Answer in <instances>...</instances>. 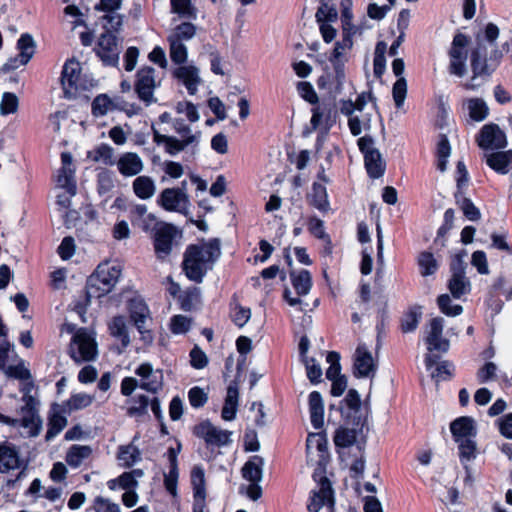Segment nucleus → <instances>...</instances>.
Instances as JSON below:
<instances>
[{
	"instance_id": "obj_55",
	"label": "nucleus",
	"mask_w": 512,
	"mask_h": 512,
	"mask_svg": "<svg viewBox=\"0 0 512 512\" xmlns=\"http://www.w3.org/2000/svg\"><path fill=\"white\" fill-rule=\"evenodd\" d=\"M437 305L440 311L446 316L455 317L463 312V307L459 304L452 305L448 294H441L437 297Z\"/></svg>"
},
{
	"instance_id": "obj_47",
	"label": "nucleus",
	"mask_w": 512,
	"mask_h": 512,
	"mask_svg": "<svg viewBox=\"0 0 512 512\" xmlns=\"http://www.w3.org/2000/svg\"><path fill=\"white\" fill-rule=\"evenodd\" d=\"M112 99L107 94L97 95L91 104V112L95 117H101L107 114L108 110L117 109Z\"/></svg>"
},
{
	"instance_id": "obj_9",
	"label": "nucleus",
	"mask_w": 512,
	"mask_h": 512,
	"mask_svg": "<svg viewBox=\"0 0 512 512\" xmlns=\"http://www.w3.org/2000/svg\"><path fill=\"white\" fill-rule=\"evenodd\" d=\"M345 422L352 428L339 427L333 437L337 448H348L355 444L358 434L367 425V417L363 415H346Z\"/></svg>"
},
{
	"instance_id": "obj_46",
	"label": "nucleus",
	"mask_w": 512,
	"mask_h": 512,
	"mask_svg": "<svg viewBox=\"0 0 512 512\" xmlns=\"http://www.w3.org/2000/svg\"><path fill=\"white\" fill-rule=\"evenodd\" d=\"M117 458L124 462V467L130 468L141 460V453L137 446L132 444L121 445L118 448Z\"/></svg>"
},
{
	"instance_id": "obj_23",
	"label": "nucleus",
	"mask_w": 512,
	"mask_h": 512,
	"mask_svg": "<svg viewBox=\"0 0 512 512\" xmlns=\"http://www.w3.org/2000/svg\"><path fill=\"white\" fill-rule=\"evenodd\" d=\"M239 389L238 380H233L227 387V394L221 411V417L225 421L235 419L238 409Z\"/></svg>"
},
{
	"instance_id": "obj_50",
	"label": "nucleus",
	"mask_w": 512,
	"mask_h": 512,
	"mask_svg": "<svg viewBox=\"0 0 512 512\" xmlns=\"http://www.w3.org/2000/svg\"><path fill=\"white\" fill-rule=\"evenodd\" d=\"M386 49H387V45L384 41L377 42L376 47H375L374 59H373V69H374V75L376 78H381L385 72Z\"/></svg>"
},
{
	"instance_id": "obj_42",
	"label": "nucleus",
	"mask_w": 512,
	"mask_h": 512,
	"mask_svg": "<svg viewBox=\"0 0 512 512\" xmlns=\"http://www.w3.org/2000/svg\"><path fill=\"white\" fill-rule=\"evenodd\" d=\"M469 117L475 122L484 121L489 115V107L482 98H470L467 101Z\"/></svg>"
},
{
	"instance_id": "obj_58",
	"label": "nucleus",
	"mask_w": 512,
	"mask_h": 512,
	"mask_svg": "<svg viewBox=\"0 0 512 512\" xmlns=\"http://www.w3.org/2000/svg\"><path fill=\"white\" fill-rule=\"evenodd\" d=\"M19 99L15 93L4 92L0 103L1 115H10L17 112Z\"/></svg>"
},
{
	"instance_id": "obj_33",
	"label": "nucleus",
	"mask_w": 512,
	"mask_h": 512,
	"mask_svg": "<svg viewBox=\"0 0 512 512\" xmlns=\"http://www.w3.org/2000/svg\"><path fill=\"white\" fill-rule=\"evenodd\" d=\"M290 279L298 296H305L310 292L313 283L311 273L308 270L291 271Z\"/></svg>"
},
{
	"instance_id": "obj_53",
	"label": "nucleus",
	"mask_w": 512,
	"mask_h": 512,
	"mask_svg": "<svg viewBox=\"0 0 512 512\" xmlns=\"http://www.w3.org/2000/svg\"><path fill=\"white\" fill-rule=\"evenodd\" d=\"M74 174L75 170L60 169L57 176L58 185L64 188L70 196H74L77 193V185Z\"/></svg>"
},
{
	"instance_id": "obj_24",
	"label": "nucleus",
	"mask_w": 512,
	"mask_h": 512,
	"mask_svg": "<svg viewBox=\"0 0 512 512\" xmlns=\"http://www.w3.org/2000/svg\"><path fill=\"white\" fill-rule=\"evenodd\" d=\"M311 425L319 430L324 425V402L319 391H312L308 396Z\"/></svg>"
},
{
	"instance_id": "obj_40",
	"label": "nucleus",
	"mask_w": 512,
	"mask_h": 512,
	"mask_svg": "<svg viewBox=\"0 0 512 512\" xmlns=\"http://www.w3.org/2000/svg\"><path fill=\"white\" fill-rule=\"evenodd\" d=\"M171 12L179 15L181 18L196 20L198 15L197 8L192 0H170Z\"/></svg>"
},
{
	"instance_id": "obj_48",
	"label": "nucleus",
	"mask_w": 512,
	"mask_h": 512,
	"mask_svg": "<svg viewBox=\"0 0 512 512\" xmlns=\"http://www.w3.org/2000/svg\"><path fill=\"white\" fill-rule=\"evenodd\" d=\"M191 485L193 489V495L200 497L201 495H207L206 492V480L205 471L200 465H195L190 474Z\"/></svg>"
},
{
	"instance_id": "obj_44",
	"label": "nucleus",
	"mask_w": 512,
	"mask_h": 512,
	"mask_svg": "<svg viewBox=\"0 0 512 512\" xmlns=\"http://www.w3.org/2000/svg\"><path fill=\"white\" fill-rule=\"evenodd\" d=\"M109 330L112 336L120 339L123 348L130 344V336L123 316H114L109 325Z\"/></svg>"
},
{
	"instance_id": "obj_7",
	"label": "nucleus",
	"mask_w": 512,
	"mask_h": 512,
	"mask_svg": "<svg viewBox=\"0 0 512 512\" xmlns=\"http://www.w3.org/2000/svg\"><path fill=\"white\" fill-rule=\"evenodd\" d=\"M470 37L462 32H457L452 39L450 48L448 49L449 65L448 72L450 75L462 78L467 73L468 46Z\"/></svg>"
},
{
	"instance_id": "obj_12",
	"label": "nucleus",
	"mask_w": 512,
	"mask_h": 512,
	"mask_svg": "<svg viewBox=\"0 0 512 512\" xmlns=\"http://www.w3.org/2000/svg\"><path fill=\"white\" fill-rule=\"evenodd\" d=\"M157 203L168 212H178L184 216H189L187 206L189 197L184 188H165L158 196Z\"/></svg>"
},
{
	"instance_id": "obj_26",
	"label": "nucleus",
	"mask_w": 512,
	"mask_h": 512,
	"mask_svg": "<svg viewBox=\"0 0 512 512\" xmlns=\"http://www.w3.org/2000/svg\"><path fill=\"white\" fill-rule=\"evenodd\" d=\"M263 466V457L251 456L241 468L242 478L249 482H260L263 478Z\"/></svg>"
},
{
	"instance_id": "obj_3",
	"label": "nucleus",
	"mask_w": 512,
	"mask_h": 512,
	"mask_svg": "<svg viewBox=\"0 0 512 512\" xmlns=\"http://www.w3.org/2000/svg\"><path fill=\"white\" fill-rule=\"evenodd\" d=\"M503 57L502 52L495 48L487 57L486 48L478 45L470 52L471 81L463 84L465 90H475L477 85L473 81L477 78L488 79L496 71Z\"/></svg>"
},
{
	"instance_id": "obj_13",
	"label": "nucleus",
	"mask_w": 512,
	"mask_h": 512,
	"mask_svg": "<svg viewBox=\"0 0 512 512\" xmlns=\"http://www.w3.org/2000/svg\"><path fill=\"white\" fill-rule=\"evenodd\" d=\"M476 142L483 150H501L508 144L505 132L495 123L482 126L476 135Z\"/></svg>"
},
{
	"instance_id": "obj_56",
	"label": "nucleus",
	"mask_w": 512,
	"mask_h": 512,
	"mask_svg": "<svg viewBox=\"0 0 512 512\" xmlns=\"http://www.w3.org/2000/svg\"><path fill=\"white\" fill-rule=\"evenodd\" d=\"M329 61L333 65L334 75H332V82L335 86V91L339 92L345 82V64L340 58L333 59L332 55L329 56Z\"/></svg>"
},
{
	"instance_id": "obj_30",
	"label": "nucleus",
	"mask_w": 512,
	"mask_h": 512,
	"mask_svg": "<svg viewBox=\"0 0 512 512\" xmlns=\"http://www.w3.org/2000/svg\"><path fill=\"white\" fill-rule=\"evenodd\" d=\"M338 411L344 418L346 415H362L361 398L356 389L348 390L344 399L339 402Z\"/></svg>"
},
{
	"instance_id": "obj_52",
	"label": "nucleus",
	"mask_w": 512,
	"mask_h": 512,
	"mask_svg": "<svg viewBox=\"0 0 512 512\" xmlns=\"http://www.w3.org/2000/svg\"><path fill=\"white\" fill-rule=\"evenodd\" d=\"M196 34V26L191 22H182L177 25L173 33L168 36V39H173L179 42L192 39Z\"/></svg>"
},
{
	"instance_id": "obj_36",
	"label": "nucleus",
	"mask_w": 512,
	"mask_h": 512,
	"mask_svg": "<svg viewBox=\"0 0 512 512\" xmlns=\"http://www.w3.org/2000/svg\"><path fill=\"white\" fill-rule=\"evenodd\" d=\"M91 454L92 449L88 445H72L66 453L65 460L70 467L77 468Z\"/></svg>"
},
{
	"instance_id": "obj_11",
	"label": "nucleus",
	"mask_w": 512,
	"mask_h": 512,
	"mask_svg": "<svg viewBox=\"0 0 512 512\" xmlns=\"http://www.w3.org/2000/svg\"><path fill=\"white\" fill-rule=\"evenodd\" d=\"M155 88V69L151 66L140 68L135 75L134 90L137 97L143 101L146 106L157 101L154 97Z\"/></svg>"
},
{
	"instance_id": "obj_31",
	"label": "nucleus",
	"mask_w": 512,
	"mask_h": 512,
	"mask_svg": "<svg viewBox=\"0 0 512 512\" xmlns=\"http://www.w3.org/2000/svg\"><path fill=\"white\" fill-rule=\"evenodd\" d=\"M512 150L493 152L486 158V164L496 173L505 175L509 172Z\"/></svg>"
},
{
	"instance_id": "obj_43",
	"label": "nucleus",
	"mask_w": 512,
	"mask_h": 512,
	"mask_svg": "<svg viewBox=\"0 0 512 512\" xmlns=\"http://www.w3.org/2000/svg\"><path fill=\"white\" fill-rule=\"evenodd\" d=\"M133 191L140 199H149L155 192L154 181L148 176H139L133 181Z\"/></svg>"
},
{
	"instance_id": "obj_20",
	"label": "nucleus",
	"mask_w": 512,
	"mask_h": 512,
	"mask_svg": "<svg viewBox=\"0 0 512 512\" xmlns=\"http://www.w3.org/2000/svg\"><path fill=\"white\" fill-rule=\"evenodd\" d=\"M444 320L435 317L430 320V331L426 337L429 351L446 352L449 349V341L442 338Z\"/></svg>"
},
{
	"instance_id": "obj_51",
	"label": "nucleus",
	"mask_w": 512,
	"mask_h": 512,
	"mask_svg": "<svg viewBox=\"0 0 512 512\" xmlns=\"http://www.w3.org/2000/svg\"><path fill=\"white\" fill-rule=\"evenodd\" d=\"M67 425V418L60 414L54 413L48 418V429L45 435L46 441H50L56 437Z\"/></svg>"
},
{
	"instance_id": "obj_59",
	"label": "nucleus",
	"mask_w": 512,
	"mask_h": 512,
	"mask_svg": "<svg viewBox=\"0 0 512 512\" xmlns=\"http://www.w3.org/2000/svg\"><path fill=\"white\" fill-rule=\"evenodd\" d=\"M174 76L182 81L184 85L191 82H200L198 69L195 66H180L174 71Z\"/></svg>"
},
{
	"instance_id": "obj_15",
	"label": "nucleus",
	"mask_w": 512,
	"mask_h": 512,
	"mask_svg": "<svg viewBox=\"0 0 512 512\" xmlns=\"http://www.w3.org/2000/svg\"><path fill=\"white\" fill-rule=\"evenodd\" d=\"M97 45L98 49L96 53L103 64L110 67H116L119 62L117 36L108 30L100 35Z\"/></svg>"
},
{
	"instance_id": "obj_49",
	"label": "nucleus",
	"mask_w": 512,
	"mask_h": 512,
	"mask_svg": "<svg viewBox=\"0 0 512 512\" xmlns=\"http://www.w3.org/2000/svg\"><path fill=\"white\" fill-rule=\"evenodd\" d=\"M200 291L197 287L187 288L179 294L178 302L180 309L185 312H190L195 308V303L199 301Z\"/></svg>"
},
{
	"instance_id": "obj_18",
	"label": "nucleus",
	"mask_w": 512,
	"mask_h": 512,
	"mask_svg": "<svg viewBox=\"0 0 512 512\" xmlns=\"http://www.w3.org/2000/svg\"><path fill=\"white\" fill-rule=\"evenodd\" d=\"M317 474H313V478L317 481ZM320 490L318 492H313V495L309 497V502L307 504V510L309 512H319L323 505L325 504H333L334 503V491L331 485L330 480L322 475L318 479Z\"/></svg>"
},
{
	"instance_id": "obj_19",
	"label": "nucleus",
	"mask_w": 512,
	"mask_h": 512,
	"mask_svg": "<svg viewBox=\"0 0 512 512\" xmlns=\"http://www.w3.org/2000/svg\"><path fill=\"white\" fill-rule=\"evenodd\" d=\"M376 371L372 354L365 344H359L355 350L353 362V375L355 378H366Z\"/></svg>"
},
{
	"instance_id": "obj_1",
	"label": "nucleus",
	"mask_w": 512,
	"mask_h": 512,
	"mask_svg": "<svg viewBox=\"0 0 512 512\" xmlns=\"http://www.w3.org/2000/svg\"><path fill=\"white\" fill-rule=\"evenodd\" d=\"M221 255L218 238L202 244H189L183 254L182 271L188 280L200 284Z\"/></svg>"
},
{
	"instance_id": "obj_54",
	"label": "nucleus",
	"mask_w": 512,
	"mask_h": 512,
	"mask_svg": "<svg viewBox=\"0 0 512 512\" xmlns=\"http://www.w3.org/2000/svg\"><path fill=\"white\" fill-rule=\"evenodd\" d=\"M316 21L319 24H327L329 22H335L338 18L337 9L333 5H329L324 0L321 1L316 14Z\"/></svg>"
},
{
	"instance_id": "obj_14",
	"label": "nucleus",
	"mask_w": 512,
	"mask_h": 512,
	"mask_svg": "<svg viewBox=\"0 0 512 512\" xmlns=\"http://www.w3.org/2000/svg\"><path fill=\"white\" fill-rule=\"evenodd\" d=\"M193 434L204 439L207 446H227L231 443L232 432L216 428L209 420L201 421L193 428Z\"/></svg>"
},
{
	"instance_id": "obj_64",
	"label": "nucleus",
	"mask_w": 512,
	"mask_h": 512,
	"mask_svg": "<svg viewBox=\"0 0 512 512\" xmlns=\"http://www.w3.org/2000/svg\"><path fill=\"white\" fill-rule=\"evenodd\" d=\"M92 402V396L86 393H76L70 396L66 404L70 410H80L90 406Z\"/></svg>"
},
{
	"instance_id": "obj_28",
	"label": "nucleus",
	"mask_w": 512,
	"mask_h": 512,
	"mask_svg": "<svg viewBox=\"0 0 512 512\" xmlns=\"http://www.w3.org/2000/svg\"><path fill=\"white\" fill-rule=\"evenodd\" d=\"M307 201L310 206H313L319 211L327 212L330 208V203L325 185L319 182H313L311 193L307 196Z\"/></svg>"
},
{
	"instance_id": "obj_61",
	"label": "nucleus",
	"mask_w": 512,
	"mask_h": 512,
	"mask_svg": "<svg viewBox=\"0 0 512 512\" xmlns=\"http://www.w3.org/2000/svg\"><path fill=\"white\" fill-rule=\"evenodd\" d=\"M297 91L301 98L311 105H316L319 102L318 95L310 82L300 81L297 83Z\"/></svg>"
},
{
	"instance_id": "obj_8",
	"label": "nucleus",
	"mask_w": 512,
	"mask_h": 512,
	"mask_svg": "<svg viewBox=\"0 0 512 512\" xmlns=\"http://www.w3.org/2000/svg\"><path fill=\"white\" fill-rule=\"evenodd\" d=\"M68 354L75 363L94 361L98 354L95 338L85 328L78 329L72 336Z\"/></svg>"
},
{
	"instance_id": "obj_17",
	"label": "nucleus",
	"mask_w": 512,
	"mask_h": 512,
	"mask_svg": "<svg viewBox=\"0 0 512 512\" xmlns=\"http://www.w3.org/2000/svg\"><path fill=\"white\" fill-rule=\"evenodd\" d=\"M135 374L142 378L139 387L149 393L157 394L163 389L164 377L161 369L153 371V367L150 363L145 362L140 364Z\"/></svg>"
},
{
	"instance_id": "obj_39",
	"label": "nucleus",
	"mask_w": 512,
	"mask_h": 512,
	"mask_svg": "<svg viewBox=\"0 0 512 512\" xmlns=\"http://www.w3.org/2000/svg\"><path fill=\"white\" fill-rule=\"evenodd\" d=\"M87 158L94 162H102L109 166L115 164L114 149L106 143H101L96 146L93 151H88Z\"/></svg>"
},
{
	"instance_id": "obj_16",
	"label": "nucleus",
	"mask_w": 512,
	"mask_h": 512,
	"mask_svg": "<svg viewBox=\"0 0 512 512\" xmlns=\"http://www.w3.org/2000/svg\"><path fill=\"white\" fill-rule=\"evenodd\" d=\"M81 66L74 57L67 59L63 65L60 82L66 98L75 95L80 88Z\"/></svg>"
},
{
	"instance_id": "obj_41",
	"label": "nucleus",
	"mask_w": 512,
	"mask_h": 512,
	"mask_svg": "<svg viewBox=\"0 0 512 512\" xmlns=\"http://www.w3.org/2000/svg\"><path fill=\"white\" fill-rule=\"evenodd\" d=\"M454 221H455V211L452 208L446 209L443 215V222L441 226L437 230L436 238L434 240L435 244L440 243L441 247L446 246L447 242V235L450 230L454 227Z\"/></svg>"
},
{
	"instance_id": "obj_62",
	"label": "nucleus",
	"mask_w": 512,
	"mask_h": 512,
	"mask_svg": "<svg viewBox=\"0 0 512 512\" xmlns=\"http://www.w3.org/2000/svg\"><path fill=\"white\" fill-rule=\"evenodd\" d=\"M306 224H307V230L313 237L320 239V240L328 238L329 234H327L325 232L324 222L317 216H315V215L309 216L307 218Z\"/></svg>"
},
{
	"instance_id": "obj_38",
	"label": "nucleus",
	"mask_w": 512,
	"mask_h": 512,
	"mask_svg": "<svg viewBox=\"0 0 512 512\" xmlns=\"http://www.w3.org/2000/svg\"><path fill=\"white\" fill-rule=\"evenodd\" d=\"M199 143L197 135H188L182 139L170 136L165 144V152L171 156L183 151L187 146L194 144L197 146Z\"/></svg>"
},
{
	"instance_id": "obj_2",
	"label": "nucleus",
	"mask_w": 512,
	"mask_h": 512,
	"mask_svg": "<svg viewBox=\"0 0 512 512\" xmlns=\"http://www.w3.org/2000/svg\"><path fill=\"white\" fill-rule=\"evenodd\" d=\"M450 431L454 442L458 444V455L461 463L474 460L477 456V435L475 420L470 416H460L450 423Z\"/></svg>"
},
{
	"instance_id": "obj_5",
	"label": "nucleus",
	"mask_w": 512,
	"mask_h": 512,
	"mask_svg": "<svg viewBox=\"0 0 512 512\" xmlns=\"http://www.w3.org/2000/svg\"><path fill=\"white\" fill-rule=\"evenodd\" d=\"M182 236V230L176 225L168 222H156L152 229V242L157 259H167Z\"/></svg>"
},
{
	"instance_id": "obj_6",
	"label": "nucleus",
	"mask_w": 512,
	"mask_h": 512,
	"mask_svg": "<svg viewBox=\"0 0 512 512\" xmlns=\"http://www.w3.org/2000/svg\"><path fill=\"white\" fill-rule=\"evenodd\" d=\"M466 250L462 249L452 256L450 261L451 277L448 280L447 288L455 299L471 292V282L466 277L467 263L464 261Z\"/></svg>"
},
{
	"instance_id": "obj_34",
	"label": "nucleus",
	"mask_w": 512,
	"mask_h": 512,
	"mask_svg": "<svg viewBox=\"0 0 512 512\" xmlns=\"http://www.w3.org/2000/svg\"><path fill=\"white\" fill-rule=\"evenodd\" d=\"M456 204L463 212L465 218L469 221L476 222L481 218V212L478 207L475 206L473 201L464 196V192L457 191L454 194Z\"/></svg>"
},
{
	"instance_id": "obj_22",
	"label": "nucleus",
	"mask_w": 512,
	"mask_h": 512,
	"mask_svg": "<svg viewBox=\"0 0 512 512\" xmlns=\"http://www.w3.org/2000/svg\"><path fill=\"white\" fill-rule=\"evenodd\" d=\"M22 461L17 447L9 442L0 443V473L20 468Z\"/></svg>"
},
{
	"instance_id": "obj_45",
	"label": "nucleus",
	"mask_w": 512,
	"mask_h": 512,
	"mask_svg": "<svg viewBox=\"0 0 512 512\" xmlns=\"http://www.w3.org/2000/svg\"><path fill=\"white\" fill-rule=\"evenodd\" d=\"M23 417L18 419V424L23 428L29 429V436L36 437L39 435L42 428V419L38 415V411L24 412Z\"/></svg>"
},
{
	"instance_id": "obj_27",
	"label": "nucleus",
	"mask_w": 512,
	"mask_h": 512,
	"mask_svg": "<svg viewBox=\"0 0 512 512\" xmlns=\"http://www.w3.org/2000/svg\"><path fill=\"white\" fill-rule=\"evenodd\" d=\"M422 318V306L414 304L408 307L400 318V331L402 333L414 332Z\"/></svg>"
},
{
	"instance_id": "obj_4",
	"label": "nucleus",
	"mask_w": 512,
	"mask_h": 512,
	"mask_svg": "<svg viewBox=\"0 0 512 512\" xmlns=\"http://www.w3.org/2000/svg\"><path fill=\"white\" fill-rule=\"evenodd\" d=\"M121 272L122 270L118 265H110L109 262L100 263L87 278L85 290L89 296L100 299L113 290Z\"/></svg>"
},
{
	"instance_id": "obj_57",
	"label": "nucleus",
	"mask_w": 512,
	"mask_h": 512,
	"mask_svg": "<svg viewBox=\"0 0 512 512\" xmlns=\"http://www.w3.org/2000/svg\"><path fill=\"white\" fill-rule=\"evenodd\" d=\"M170 44L171 61L177 65H181L187 61L188 52L186 46L179 41L168 39Z\"/></svg>"
},
{
	"instance_id": "obj_29",
	"label": "nucleus",
	"mask_w": 512,
	"mask_h": 512,
	"mask_svg": "<svg viewBox=\"0 0 512 512\" xmlns=\"http://www.w3.org/2000/svg\"><path fill=\"white\" fill-rule=\"evenodd\" d=\"M364 165L368 176L372 179L382 177L386 170V164L379 150L369 151L368 155L364 156Z\"/></svg>"
},
{
	"instance_id": "obj_35",
	"label": "nucleus",
	"mask_w": 512,
	"mask_h": 512,
	"mask_svg": "<svg viewBox=\"0 0 512 512\" xmlns=\"http://www.w3.org/2000/svg\"><path fill=\"white\" fill-rule=\"evenodd\" d=\"M35 41L29 33H23L17 40L20 64H27L35 54Z\"/></svg>"
},
{
	"instance_id": "obj_21",
	"label": "nucleus",
	"mask_w": 512,
	"mask_h": 512,
	"mask_svg": "<svg viewBox=\"0 0 512 512\" xmlns=\"http://www.w3.org/2000/svg\"><path fill=\"white\" fill-rule=\"evenodd\" d=\"M127 310L136 329H140L150 318L149 307L140 295H135L127 301Z\"/></svg>"
},
{
	"instance_id": "obj_32",
	"label": "nucleus",
	"mask_w": 512,
	"mask_h": 512,
	"mask_svg": "<svg viewBox=\"0 0 512 512\" xmlns=\"http://www.w3.org/2000/svg\"><path fill=\"white\" fill-rule=\"evenodd\" d=\"M451 154L450 141L446 134L440 133L436 143L435 157H436V168L440 172H444L447 169L448 158Z\"/></svg>"
},
{
	"instance_id": "obj_60",
	"label": "nucleus",
	"mask_w": 512,
	"mask_h": 512,
	"mask_svg": "<svg viewBox=\"0 0 512 512\" xmlns=\"http://www.w3.org/2000/svg\"><path fill=\"white\" fill-rule=\"evenodd\" d=\"M132 401L138 403L137 406H130L127 409V415L133 416H144L148 413V406L150 404L149 398L144 394H139L132 398Z\"/></svg>"
},
{
	"instance_id": "obj_37",
	"label": "nucleus",
	"mask_w": 512,
	"mask_h": 512,
	"mask_svg": "<svg viewBox=\"0 0 512 512\" xmlns=\"http://www.w3.org/2000/svg\"><path fill=\"white\" fill-rule=\"evenodd\" d=\"M417 264L421 276L428 277L434 275L439 269V263L432 252L422 251L417 257Z\"/></svg>"
},
{
	"instance_id": "obj_63",
	"label": "nucleus",
	"mask_w": 512,
	"mask_h": 512,
	"mask_svg": "<svg viewBox=\"0 0 512 512\" xmlns=\"http://www.w3.org/2000/svg\"><path fill=\"white\" fill-rule=\"evenodd\" d=\"M392 95L397 108H401L407 95V82L404 77H400L393 84Z\"/></svg>"
},
{
	"instance_id": "obj_25",
	"label": "nucleus",
	"mask_w": 512,
	"mask_h": 512,
	"mask_svg": "<svg viewBox=\"0 0 512 512\" xmlns=\"http://www.w3.org/2000/svg\"><path fill=\"white\" fill-rule=\"evenodd\" d=\"M119 172L125 177L139 174L143 169V163L138 154L126 152L117 161Z\"/></svg>"
},
{
	"instance_id": "obj_10",
	"label": "nucleus",
	"mask_w": 512,
	"mask_h": 512,
	"mask_svg": "<svg viewBox=\"0 0 512 512\" xmlns=\"http://www.w3.org/2000/svg\"><path fill=\"white\" fill-rule=\"evenodd\" d=\"M176 446L169 447L164 454L168 461V472L164 473L163 484L165 490L174 498L178 497V480L180 475L178 456L183 445L178 438H174Z\"/></svg>"
}]
</instances>
